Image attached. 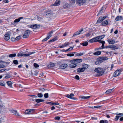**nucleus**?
I'll list each match as a JSON object with an SVG mask.
<instances>
[{
    "label": "nucleus",
    "instance_id": "13d9d810",
    "mask_svg": "<svg viewBox=\"0 0 123 123\" xmlns=\"http://www.w3.org/2000/svg\"><path fill=\"white\" fill-rule=\"evenodd\" d=\"M120 116H116L115 118V120L117 121L119 119V118L120 117Z\"/></svg>",
    "mask_w": 123,
    "mask_h": 123
},
{
    "label": "nucleus",
    "instance_id": "774afa93",
    "mask_svg": "<svg viewBox=\"0 0 123 123\" xmlns=\"http://www.w3.org/2000/svg\"><path fill=\"white\" fill-rule=\"evenodd\" d=\"M11 40L12 41H14L16 40L15 38H14L12 37L11 38Z\"/></svg>",
    "mask_w": 123,
    "mask_h": 123
},
{
    "label": "nucleus",
    "instance_id": "f704fd0d",
    "mask_svg": "<svg viewBox=\"0 0 123 123\" xmlns=\"http://www.w3.org/2000/svg\"><path fill=\"white\" fill-rule=\"evenodd\" d=\"M90 97V96H82L81 97V98L84 99H86L89 98Z\"/></svg>",
    "mask_w": 123,
    "mask_h": 123
},
{
    "label": "nucleus",
    "instance_id": "20e7f679",
    "mask_svg": "<svg viewBox=\"0 0 123 123\" xmlns=\"http://www.w3.org/2000/svg\"><path fill=\"white\" fill-rule=\"evenodd\" d=\"M82 61V60L80 59H74L70 60L69 62L70 63H74L76 64H78L81 62Z\"/></svg>",
    "mask_w": 123,
    "mask_h": 123
},
{
    "label": "nucleus",
    "instance_id": "49530a36",
    "mask_svg": "<svg viewBox=\"0 0 123 123\" xmlns=\"http://www.w3.org/2000/svg\"><path fill=\"white\" fill-rule=\"evenodd\" d=\"M105 43V42H103L102 43V46L101 47V48L102 49L105 48V47L104 46V44Z\"/></svg>",
    "mask_w": 123,
    "mask_h": 123
},
{
    "label": "nucleus",
    "instance_id": "c756f323",
    "mask_svg": "<svg viewBox=\"0 0 123 123\" xmlns=\"http://www.w3.org/2000/svg\"><path fill=\"white\" fill-rule=\"evenodd\" d=\"M16 55V54L15 53L9 55L8 56L10 58H13L15 57Z\"/></svg>",
    "mask_w": 123,
    "mask_h": 123
},
{
    "label": "nucleus",
    "instance_id": "0e129e2a",
    "mask_svg": "<svg viewBox=\"0 0 123 123\" xmlns=\"http://www.w3.org/2000/svg\"><path fill=\"white\" fill-rule=\"evenodd\" d=\"M90 35L91 34L89 33H87L85 35V36H86V37L90 36Z\"/></svg>",
    "mask_w": 123,
    "mask_h": 123
},
{
    "label": "nucleus",
    "instance_id": "9b49d317",
    "mask_svg": "<svg viewBox=\"0 0 123 123\" xmlns=\"http://www.w3.org/2000/svg\"><path fill=\"white\" fill-rule=\"evenodd\" d=\"M4 39L6 41L9 40L10 39V35L9 33H7L4 36Z\"/></svg>",
    "mask_w": 123,
    "mask_h": 123
},
{
    "label": "nucleus",
    "instance_id": "79ce46f5",
    "mask_svg": "<svg viewBox=\"0 0 123 123\" xmlns=\"http://www.w3.org/2000/svg\"><path fill=\"white\" fill-rule=\"evenodd\" d=\"M13 63L17 65L18 64V62L17 60H14L13 61Z\"/></svg>",
    "mask_w": 123,
    "mask_h": 123
},
{
    "label": "nucleus",
    "instance_id": "aec40b11",
    "mask_svg": "<svg viewBox=\"0 0 123 123\" xmlns=\"http://www.w3.org/2000/svg\"><path fill=\"white\" fill-rule=\"evenodd\" d=\"M111 48L112 50H115L116 49H118V47L114 45H111Z\"/></svg>",
    "mask_w": 123,
    "mask_h": 123
},
{
    "label": "nucleus",
    "instance_id": "37998d69",
    "mask_svg": "<svg viewBox=\"0 0 123 123\" xmlns=\"http://www.w3.org/2000/svg\"><path fill=\"white\" fill-rule=\"evenodd\" d=\"M69 1L72 4L74 3L76 1V0H69Z\"/></svg>",
    "mask_w": 123,
    "mask_h": 123
},
{
    "label": "nucleus",
    "instance_id": "412c9836",
    "mask_svg": "<svg viewBox=\"0 0 123 123\" xmlns=\"http://www.w3.org/2000/svg\"><path fill=\"white\" fill-rule=\"evenodd\" d=\"M23 18L22 17H20L16 19L13 22L14 23H18L20 21V19H22Z\"/></svg>",
    "mask_w": 123,
    "mask_h": 123
},
{
    "label": "nucleus",
    "instance_id": "ddd939ff",
    "mask_svg": "<svg viewBox=\"0 0 123 123\" xmlns=\"http://www.w3.org/2000/svg\"><path fill=\"white\" fill-rule=\"evenodd\" d=\"M83 31V29H81V30L80 31H77L75 33H74L73 36H72V37H75L77 35H79L81 33L82 31Z\"/></svg>",
    "mask_w": 123,
    "mask_h": 123
},
{
    "label": "nucleus",
    "instance_id": "473e14b6",
    "mask_svg": "<svg viewBox=\"0 0 123 123\" xmlns=\"http://www.w3.org/2000/svg\"><path fill=\"white\" fill-rule=\"evenodd\" d=\"M104 8L103 7H102L101 8V10H100L99 12L98 13V14H99L100 15H101L102 13L103 12V9Z\"/></svg>",
    "mask_w": 123,
    "mask_h": 123
},
{
    "label": "nucleus",
    "instance_id": "4be33fe9",
    "mask_svg": "<svg viewBox=\"0 0 123 123\" xmlns=\"http://www.w3.org/2000/svg\"><path fill=\"white\" fill-rule=\"evenodd\" d=\"M123 19V17L121 16H117L115 18V20L116 21L120 20Z\"/></svg>",
    "mask_w": 123,
    "mask_h": 123
},
{
    "label": "nucleus",
    "instance_id": "2eb2a0df",
    "mask_svg": "<svg viewBox=\"0 0 123 123\" xmlns=\"http://www.w3.org/2000/svg\"><path fill=\"white\" fill-rule=\"evenodd\" d=\"M71 63L69 65V67L71 68H74L77 65L74 63Z\"/></svg>",
    "mask_w": 123,
    "mask_h": 123
},
{
    "label": "nucleus",
    "instance_id": "cd10ccee",
    "mask_svg": "<svg viewBox=\"0 0 123 123\" xmlns=\"http://www.w3.org/2000/svg\"><path fill=\"white\" fill-rule=\"evenodd\" d=\"M102 17H100L98 20L97 22L98 23H99L101 22L103 20Z\"/></svg>",
    "mask_w": 123,
    "mask_h": 123
},
{
    "label": "nucleus",
    "instance_id": "bb28decb",
    "mask_svg": "<svg viewBox=\"0 0 123 123\" xmlns=\"http://www.w3.org/2000/svg\"><path fill=\"white\" fill-rule=\"evenodd\" d=\"M55 64L54 63H50V64L48 66V67L49 68H51L54 66Z\"/></svg>",
    "mask_w": 123,
    "mask_h": 123
},
{
    "label": "nucleus",
    "instance_id": "e2e57ef3",
    "mask_svg": "<svg viewBox=\"0 0 123 123\" xmlns=\"http://www.w3.org/2000/svg\"><path fill=\"white\" fill-rule=\"evenodd\" d=\"M116 114L117 115H120V116L123 115V114L122 113H116Z\"/></svg>",
    "mask_w": 123,
    "mask_h": 123
},
{
    "label": "nucleus",
    "instance_id": "c85d7f7f",
    "mask_svg": "<svg viewBox=\"0 0 123 123\" xmlns=\"http://www.w3.org/2000/svg\"><path fill=\"white\" fill-rule=\"evenodd\" d=\"M6 83L8 86H9L11 87H12V83L10 81H7L6 82Z\"/></svg>",
    "mask_w": 123,
    "mask_h": 123
},
{
    "label": "nucleus",
    "instance_id": "4d7b16f0",
    "mask_svg": "<svg viewBox=\"0 0 123 123\" xmlns=\"http://www.w3.org/2000/svg\"><path fill=\"white\" fill-rule=\"evenodd\" d=\"M34 66L35 68H37L39 67V65L36 63L34 64Z\"/></svg>",
    "mask_w": 123,
    "mask_h": 123
},
{
    "label": "nucleus",
    "instance_id": "f257e3e1",
    "mask_svg": "<svg viewBox=\"0 0 123 123\" xmlns=\"http://www.w3.org/2000/svg\"><path fill=\"white\" fill-rule=\"evenodd\" d=\"M108 59V58L107 57H99L97 59L98 60L95 62V64L96 65H98L105 61L107 60Z\"/></svg>",
    "mask_w": 123,
    "mask_h": 123
},
{
    "label": "nucleus",
    "instance_id": "c03bdc74",
    "mask_svg": "<svg viewBox=\"0 0 123 123\" xmlns=\"http://www.w3.org/2000/svg\"><path fill=\"white\" fill-rule=\"evenodd\" d=\"M48 94V93H45L44 94V97L46 98H48L49 97Z\"/></svg>",
    "mask_w": 123,
    "mask_h": 123
},
{
    "label": "nucleus",
    "instance_id": "5fc2aeb1",
    "mask_svg": "<svg viewBox=\"0 0 123 123\" xmlns=\"http://www.w3.org/2000/svg\"><path fill=\"white\" fill-rule=\"evenodd\" d=\"M67 55L68 56H74V55L73 54H68Z\"/></svg>",
    "mask_w": 123,
    "mask_h": 123
},
{
    "label": "nucleus",
    "instance_id": "9d476101",
    "mask_svg": "<svg viewBox=\"0 0 123 123\" xmlns=\"http://www.w3.org/2000/svg\"><path fill=\"white\" fill-rule=\"evenodd\" d=\"M107 41L110 44H113L115 43V40L113 39H109Z\"/></svg>",
    "mask_w": 123,
    "mask_h": 123
},
{
    "label": "nucleus",
    "instance_id": "a18cd8bd",
    "mask_svg": "<svg viewBox=\"0 0 123 123\" xmlns=\"http://www.w3.org/2000/svg\"><path fill=\"white\" fill-rule=\"evenodd\" d=\"M11 77V76L9 74H6V76H5V78L6 79H8L10 78Z\"/></svg>",
    "mask_w": 123,
    "mask_h": 123
},
{
    "label": "nucleus",
    "instance_id": "6e6552de",
    "mask_svg": "<svg viewBox=\"0 0 123 123\" xmlns=\"http://www.w3.org/2000/svg\"><path fill=\"white\" fill-rule=\"evenodd\" d=\"M34 109H29L26 110L25 113L26 114H31L33 113Z\"/></svg>",
    "mask_w": 123,
    "mask_h": 123
},
{
    "label": "nucleus",
    "instance_id": "7c9ffc66",
    "mask_svg": "<svg viewBox=\"0 0 123 123\" xmlns=\"http://www.w3.org/2000/svg\"><path fill=\"white\" fill-rule=\"evenodd\" d=\"M113 89H110L107 90L105 92V93L106 94H108L110 93L112 91Z\"/></svg>",
    "mask_w": 123,
    "mask_h": 123
},
{
    "label": "nucleus",
    "instance_id": "4468645a",
    "mask_svg": "<svg viewBox=\"0 0 123 123\" xmlns=\"http://www.w3.org/2000/svg\"><path fill=\"white\" fill-rule=\"evenodd\" d=\"M120 71L119 70H117L115 71L114 73V76L116 77L120 74Z\"/></svg>",
    "mask_w": 123,
    "mask_h": 123
},
{
    "label": "nucleus",
    "instance_id": "6e6d98bb",
    "mask_svg": "<svg viewBox=\"0 0 123 123\" xmlns=\"http://www.w3.org/2000/svg\"><path fill=\"white\" fill-rule=\"evenodd\" d=\"M60 117H59V116H58L57 117H56L55 118V120H59L60 119Z\"/></svg>",
    "mask_w": 123,
    "mask_h": 123
},
{
    "label": "nucleus",
    "instance_id": "39448f33",
    "mask_svg": "<svg viewBox=\"0 0 123 123\" xmlns=\"http://www.w3.org/2000/svg\"><path fill=\"white\" fill-rule=\"evenodd\" d=\"M28 26L30 28L34 29H37L40 27L39 25L35 24H33L31 25H29Z\"/></svg>",
    "mask_w": 123,
    "mask_h": 123
},
{
    "label": "nucleus",
    "instance_id": "58836bf2",
    "mask_svg": "<svg viewBox=\"0 0 123 123\" xmlns=\"http://www.w3.org/2000/svg\"><path fill=\"white\" fill-rule=\"evenodd\" d=\"M88 42H86L82 43V45L84 46H86L88 45Z\"/></svg>",
    "mask_w": 123,
    "mask_h": 123
},
{
    "label": "nucleus",
    "instance_id": "393cba45",
    "mask_svg": "<svg viewBox=\"0 0 123 123\" xmlns=\"http://www.w3.org/2000/svg\"><path fill=\"white\" fill-rule=\"evenodd\" d=\"M108 22L107 20H105L102 23V25H107L108 24Z\"/></svg>",
    "mask_w": 123,
    "mask_h": 123
},
{
    "label": "nucleus",
    "instance_id": "a211bd4d",
    "mask_svg": "<svg viewBox=\"0 0 123 123\" xmlns=\"http://www.w3.org/2000/svg\"><path fill=\"white\" fill-rule=\"evenodd\" d=\"M68 66V65L66 64H64L61 65L60 66V68L62 69H64L66 68Z\"/></svg>",
    "mask_w": 123,
    "mask_h": 123
},
{
    "label": "nucleus",
    "instance_id": "f3484780",
    "mask_svg": "<svg viewBox=\"0 0 123 123\" xmlns=\"http://www.w3.org/2000/svg\"><path fill=\"white\" fill-rule=\"evenodd\" d=\"M85 70L84 68H78L77 69V72L79 73L83 72Z\"/></svg>",
    "mask_w": 123,
    "mask_h": 123
},
{
    "label": "nucleus",
    "instance_id": "72a5a7b5",
    "mask_svg": "<svg viewBox=\"0 0 123 123\" xmlns=\"http://www.w3.org/2000/svg\"><path fill=\"white\" fill-rule=\"evenodd\" d=\"M100 123H108V122L106 120H101L100 121Z\"/></svg>",
    "mask_w": 123,
    "mask_h": 123
},
{
    "label": "nucleus",
    "instance_id": "bf43d9fd",
    "mask_svg": "<svg viewBox=\"0 0 123 123\" xmlns=\"http://www.w3.org/2000/svg\"><path fill=\"white\" fill-rule=\"evenodd\" d=\"M75 78L77 80H79L80 79V78L79 76L77 75H76V76H75Z\"/></svg>",
    "mask_w": 123,
    "mask_h": 123
},
{
    "label": "nucleus",
    "instance_id": "c9c22d12",
    "mask_svg": "<svg viewBox=\"0 0 123 123\" xmlns=\"http://www.w3.org/2000/svg\"><path fill=\"white\" fill-rule=\"evenodd\" d=\"M68 5L67 3H65L63 6L64 8L65 9H66L68 7Z\"/></svg>",
    "mask_w": 123,
    "mask_h": 123
},
{
    "label": "nucleus",
    "instance_id": "3c124183",
    "mask_svg": "<svg viewBox=\"0 0 123 123\" xmlns=\"http://www.w3.org/2000/svg\"><path fill=\"white\" fill-rule=\"evenodd\" d=\"M59 104L58 102L52 103V105H59Z\"/></svg>",
    "mask_w": 123,
    "mask_h": 123
},
{
    "label": "nucleus",
    "instance_id": "f03ea898",
    "mask_svg": "<svg viewBox=\"0 0 123 123\" xmlns=\"http://www.w3.org/2000/svg\"><path fill=\"white\" fill-rule=\"evenodd\" d=\"M94 71L98 73L99 76L102 75L104 74V71L103 68H98L95 69Z\"/></svg>",
    "mask_w": 123,
    "mask_h": 123
},
{
    "label": "nucleus",
    "instance_id": "338daca9",
    "mask_svg": "<svg viewBox=\"0 0 123 123\" xmlns=\"http://www.w3.org/2000/svg\"><path fill=\"white\" fill-rule=\"evenodd\" d=\"M73 48H74L73 47H70V48H69L68 49V51H71V50H72Z\"/></svg>",
    "mask_w": 123,
    "mask_h": 123
},
{
    "label": "nucleus",
    "instance_id": "7ed1b4c3",
    "mask_svg": "<svg viewBox=\"0 0 123 123\" xmlns=\"http://www.w3.org/2000/svg\"><path fill=\"white\" fill-rule=\"evenodd\" d=\"M35 52H30L28 54H24L21 53H19L18 54L17 56L18 57H22V56H28L30 55H31L33 54H34L35 53Z\"/></svg>",
    "mask_w": 123,
    "mask_h": 123
},
{
    "label": "nucleus",
    "instance_id": "a878e982",
    "mask_svg": "<svg viewBox=\"0 0 123 123\" xmlns=\"http://www.w3.org/2000/svg\"><path fill=\"white\" fill-rule=\"evenodd\" d=\"M44 100L41 99H38L36 100V102L37 103L44 102Z\"/></svg>",
    "mask_w": 123,
    "mask_h": 123
},
{
    "label": "nucleus",
    "instance_id": "864d4df0",
    "mask_svg": "<svg viewBox=\"0 0 123 123\" xmlns=\"http://www.w3.org/2000/svg\"><path fill=\"white\" fill-rule=\"evenodd\" d=\"M49 38V37H48L47 36V37L46 38L42 40V41H45L47 40H48Z\"/></svg>",
    "mask_w": 123,
    "mask_h": 123
},
{
    "label": "nucleus",
    "instance_id": "2f4dec72",
    "mask_svg": "<svg viewBox=\"0 0 123 123\" xmlns=\"http://www.w3.org/2000/svg\"><path fill=\"white\" fill-rule=\"evenodd\" d=\"M57 37H55V38H53L52 40H49V42H54V41H55L56 40H57Z\"/></svg>",
    "mask_w": 123,
    "mask_h": 123
},
{
    "label": "nucleus",
    "instance_id": "e433bc0d",
    "mask_svg": "<svg viewBox=\"0 0 123 123\" xmlns=\"http://www.w3.org/2000/svg\"><path fill=\"white\" fill-rule=\"evenodd\" d=\"M37 96H38V97L39 98H42L43 96V94L41 93H39L38 94Z\"/></svg>",
    "mask_w": 123,
    "mask_h": 123
},
{
    "label": "nucleus",
    "instance_id": "ea45409f",
    "mask_svg": "<svg viewBox=\"0 0 123 123\" xmlns=\"http://www.w3.org/2000/svg\"><path fill=\"white\" fill-rule=\"evenodd\" d=\"M105 37V36L104 35H101V36H98V40H101L102 39V38H104Z\"/></svg>",
    "mask_w": 123,
    "mask_h": 123
},
{
    "label": "nucleus",
    "instance_id": "603ef678",
    "mask_svg": "<svg viewBox=\"0 0 123 123\" xmlns=\"http://www.w3.org/2000/svg\"><path fill=\"white\" fill-rule=\"evenodd\" d=\"M83 66H84V67L83 68H85V70L88 67V65L86 64H85L83 65Z\"/></svg>",
    "mask_w": 123,
    "mask_h": 123
},
{
    "label": "nucleus",
    "instance_id": "680f3d73",
    "mask_svg": "<svg viewBox=\"0 0 123 123\" xmlns=\"http://www.w3.org/2000/svg\"><path fill=\"white\" fill-rule=\"evenodd\" d=\"M103 52H105L107 54H111V53H112V51H111L110 52H105V51H103Z\"/></svg>",
    "mask_w": 123,
    "mask_h": 123
},
{
    "label": "nucleus",
    "instance_id": "b1692460",
    "mask_svg": "<svg viewBox=\"0 0 123 123\" xmlns=\"http://www.w3.org/2000/svg\"><path fill=\"white\" fill-rule=\"evenodd\" d=\"M53 32L54 31H50L48 34L47 36L50 38L52 36Z\"/></svg>",
    "mask_w": 123,
    "mask_h": 123
},
{
    "label": "nucleus",
    "instance_id": "6ab92c4d",
    "mask_svg": "<svg viewBox=\"0 0 123 123\" xmlns=\"http://www.w3.org/2000/svg\"><path fill=\"white\" fill-rule=\"evenodd\" d=\"M60 3V1L59 0H57L54 4L53 6H57L59 5Z\"/></svg>",
    "mask_w": 123,
    "mask_h": 123
},
{
    "label": "nucleus",
    "instance_id": "dca6fc26",
    "mask_svg": "<svg viewBox=\"0 0 123 123\" xmlns=\"http://www.w3.org/2000/svg\"><path fill=\"white\" fill-rule=\"evenodd\" d=\"M85 0H77V3L82 4L85 2Z\"/></svg>",
    "mask_w": 123,
    "mask_h": 123
},
{
    "label": "nucleus",
    "instance_id": "052dcab7",
    "mask_svg": "<svg viewBox=\"0 0 123 123\" xmlns=\"http://www.w3.org/2000/svg\"><path fill=\"white\" fill-rule=\"evenodd\" d=\"M88 42L90 43H93L94 42L93 38H92L89 40Z\"/></svg>",
    "mask_w": 123,
    "mask_h": 123
},
{
    "label": "nucleus",
    "instance_id": "de8ad7c7",
    "mask_svg": "<svg viewBox=\"0 0 123 123\" xmlns=\"http://www.w3.org/2000/svg\"><path fill=\"white\" fill-rule=\"evenodd\" d=\"M21 38V37L20 36H18L17 37L15 38L16 40H19Z\"/></svg>",
    "mask_w": 123,
    "mask_h": 123
},
{
    "label": "nucleus",
    "instance_id": "5701e85b",
    "mask_svg": "<svg viewBox=\"0 0 123 123\" xmlns=\"http://www.w3.org/2000/svg\"><path fill=\"white\" fill-rule=\"evenodd\" d=\"M101 52L100 51H98L95 52L93 53V55H98L101 54Z\"/></svg>",
    "mask_w": 123,
    "mask_h": 123
},
{
    "label": "nucleus",
    "instance_id": "1a4fd4ad",
    "mask_svg": "<svg viewBox=\"0 0 123 123\" xmlns=\"http://www.w3.org/2000/svg\"><path fill=\"white\" fill-rule=\"evenodd\" d=\"M6 63L2 61H0V68H4L5 66Z\"/></svg>",
    "mask_w": 123,
    "mask_h": 123
},
{
    "label": "nucleus",
    "instance_id": "f8f14e48",
    "mask_svg": "<svg viewBox=\"0 0 123 123\" xmlns=\"http://www.w3.org/2000/svg\"><path fill=\"white\" fill-rule=\"evenodd\" d=\"M12 112L15 116H20V115H19L17 111L13 110H12Z\"/></svg>",
    "mask_w": 123,
    "mask_h": 123
},
{
    "label": "nucleus",
    "instance_id": "8fccbe9b",
    "mask_svg": "<svg viewBox=\"0 0 123 123\" xmlns=\"http://www.w3.org/2000/svg\"><path fill=\"white\" fill-rule=\"evenodd\" d=\"M46 13H47V14H46V16H47V15H49L51 13V12L50 10H48L46 11Z\"/></svg>",
    "mask_w": 123,
    "mask_h": 123
},
{
    "label": "nucleus",
    "instance_id": "69168bd1",
    "mask_svg": "<svg viewBox=\"0 0 123 123\" xmlns=\"http://www.w3.org/2000/svg\"><path fill=\"white\" fill-rule=\"evenodd\" d=\"M30 96H31V97L32 98H36L37 97V96L35 95H30Z\"/></svg>",
    "mask_w": 123,
    "mask_h": 123
},
{
    "label": "nucleus",
    "instance_id": "4c0bfd02",
    "mask_svg": "<svg viewBox=\"0 0 123 123\" xmlns=\"http://www.w3.org/2000/svg\"><path fill=\"white\" fill-rule=\"evenodd\" d=\"M0 85L4 86H5V83L3 81H0Z\"/></svg>",
    "mask_w": 123,
    "mask_h": 123
},
{
    "label": "nucleus",
    "instance_id": "09e8293b",
    "mask_svg": "<svg viewBox=\"0 0 123 123\" xmlns=\"http://www.w3.org/2000/svg\"><path fill=\"white\" fill-rule=\"evenodd\" d=\"M70 44V43L69 42L66 43H64V45L65 46V47H66L68 46Z\"/></svg>",
    "mask_w": 123,
    "mask_h": 123
},
{
    "label": "nucleus",
    "instance_id": "a19ab883",
    "mask_svg": "<svg viewBox=\"0 0 123 123\" xmlns=\"http://www.w3.org/2000/svg\"><path fill=\"white\" fill-rule=\"evenodd\" d=\"M94 42L98 41V37H96L95 38H93Z\"/></svg>",
    "mask_w": 123,
    "mask_h": 123
},
{
    "label": "nucleus",
    "instance_id": "0eeeda50",
    "mask_svg": "<svg viewBox=\"0 0 123 123\" xmlns=\"http://www.w3.org/2000/svg\"><path fill=\"white\" fill-rule=\"evenodd\" d=\"M74 94L73 93H71L70 95L69 94H67L66 95V96L69 98L72 99L74 100H75L76 99V98H74L73 96H74Z\"/></svg>",
    "mask_w": 123,
    "mask_h": 123
},
{
    "label": "nucleus",
    "instance_id": "423d86ee",
    "mask_svg": "<svg viewBox=\"0 0 123 123\" xmlns=\"http://www.w3.org/2000/svg\"><path fill=\"white\" fill-rule=\"evenodd\" d=\"M31 31L29 30H26L25 33L23 35V37L24 38H26L29 37V34Z\"/></svg>",
    "mask_w": 123,
    "mask_h": 123
}]
</instances>
